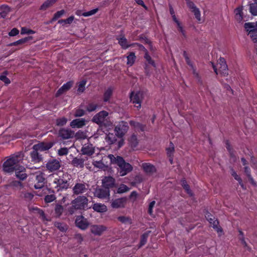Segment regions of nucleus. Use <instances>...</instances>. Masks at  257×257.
Here are the masks:
<instances>
[{
    "label": "nucleus",
    "mask_w": 257,
    "mask_h": 257,
    "mask_svg": "<svg viewBox=\"0 0 257 257\" xmlns=\"http://www.w3.org/2000/svg\"><path fill=\"white\" fill-rule=\"evenodd\" d=\"M14 171L15 172L16 177L20 180H23L27 177V175L26 173V169L22 165H19L17 167H15Z\"/></svg>",
    "instance_id": "4468645a"
},
{
    "label": "nucleus",
    "mask_w": 257,
    "mask_h": 257,
    "mask_svg": "<svg viewBox=\"0 0 257 257\" xmlns=\"http://www.w3.org/2000/svg\"><path fill=\"white\" fill-rule=\"evenodd\" d=\"M88 187V185L85 183H76L72 188L73 193L76 195L84 193L87 191Z\"/></svg>",
    "instance_id": "9d476101"
},
{
    "label": "nucleus",
    "mask_w": 257,
    "mask_h": 257,
    "mask_svg": "<svg viewBox=\"0 0 257 257\" xmlns=\"http://www.w3.org/2000/svg\"><path fill=\"white\" fill-rule=\"evenodd\" d=\"M39 152L36 150H33L30 153L31 161L34 163L40 162L42 160V157L39 154Z\"/></svg>",
    "instance_id": "5701e85b"
},
{
    "label": "nucleus",
    "mask_w": 257,
    "mask_h": 257,
    "mask_svg": "<svg viewBox=\"0 0 257 257\" xmlns=\"http://www.w3.org/2000/svg\"><path fill=\"white\" fill-rule=\"evenodd\" d=\"M119 44L123 49H126L131 45L127 42L126 39L124 36L117 38Z\"/></svg>",
    "instance_id": "7c9ffc66"
},
{
    "label": "nucleus",
    "mask_w": 257,
    "mask_h": 257,
    "mask_svg": "<svg viewBox=\"0 0 257 257\" xmlns=\"http://www.w3.org/2000/svg\"><path fill=\"white\" fill-rule=\"evenodd\" d=\"M148 237V233H145L142 235L140 243L138 246L139 248H141L142 246H143L146 243Z\"/></svg>",
    "instance_id": "de8ad7c7"
},
{
    "label": "nucleus",
    "mask_w": 257,
    "mask_h": 257,
    "mask_svg": "<svg viewBox=\"0 0 257 257\" xmlns=\"http://www.w3.org/2000/svg\"><path fill=\"white\" fill-rule=\"evenodd\" d=\"M174 151V147L173 144H170V147L167 149V154L171 157Z\"/></svg>",
    "instance_id": "338daca9"
},
{
    "label": "nucleus",
    "mask_w": 257,
    "mask_h": 257,
    "mask_svg": "<svg viewBox=\"0 0 257 257\" xmlns=\"http://www.w3.org/2000/svg\"><path fill=\"white\" fill-rule=\"evenodd\" d=\"M88 200L84 196H79L72 201V206L68 208V211L73 214L77 210H85L88 208Z\"/></svg>",
    "instance_id": "f03ea898"
},
{
    "label": "nucleus",
    "mask_w": 257,
    "mask_h": 257,
    "mask_svg": "<svg viewBox=\"0 0 257 257\" xmlns=\"http://www.w3.org/2000/svg\"><path fill=\"white\" fill-rule=\"evenodd\" d=\"M130 124L132 126H133L137 130H140L141 131H144L145 130V126L139 122L132 120L130 121Z\"/></svg>",
    "instance_id": "f704fd0d"
},
{
    "label": "nucleus",
    "mask_w": 257,
    "mask_h": 257,
    "mask_svg": "<svg viewBox=\"0 0 257 257\" xmlns=\"http://www.w3.org/2000/svg\"><path fill=\"white\" fill-rule=\"evenodd\" d=\"M144 170L149 174H151L156 171L155 167L150 163H144L142 165Z\"/></svg>",
    "instance_id": "cd10ccee"
},
{
    "label": "nucleus",
    "mask_w": 257,
    "mask_h": 257,
    "mask_svg": "<svg viewBox=\"0 0 257 257\" xmlns=\"http://www.w3.org/2000/svg\"><path fill=\"white\" fill-rule=\"evenodd\" d=\"M93 122L100 126H109L112 125V122L108 117V112L102 110L96 114L92 118Z\"/></svg>",
    "instance_id": "7ed1b4c3"
},
{
    "label": "nucleus",
    "mask_w": 257,
    "mask_h": 257,
    "mask_svg": "<svg viewBox=\"0 0 257 257\" xmlns=\"http://www.w3.org/2000/svg\"><path fill=\"white\" fill-rule=\"evenodd\" d=\"M144 57L149 64L155 67V64L154 61L151 59V57L149 55L147 52H146V53H145Z\"/></svg>",
    "instance_id": "e2e57ef3"
},
{
    "label": "nucleus",
    "mask_w": 257,
    "mask_h": 257,
    "mask_svg": "<svg viewBox=\"0 0 257 257\" xmlns=\"http://www.w3.org/2000/svg\"><path fill=\"white\" fill-rule=\"evenodd\" d=\"M92 164L94 167L101 169L105 170L107 168V166L103 163L102 160L99 161L93 160Z\"/></svg>",
    "instance_id": "c9c22d12"
},
{
    "label": "nucleus",
    "mask_w": 257,
    "mask_h": 257,
    "mask_svg": "<svg viewBox=\"0 0 257 257\" xmlns=\"http://www.w3.org/2000/svg\"><path fill=\"white\" fill-rule=\"evenodd\" d=\"M109 195V190L106 188L97 189L94 192V195L100 199L108 198Z\"/></svg>",
    "instance_id": "f3484780"
},
{
    "label": "nucleus",
    "mask_w": 257,
    "mask_h": 257,
    "mask_svg": "<svg viewBox=\"0 0 257 257\" xmlns=\"http://www.w3.org/2000/svg\"><path fill=\"white\" fill-rule=\"evenodd\" d=\"M87 121L84 118L73 119L70 123L72 128H81L86 124Z\"/></svg>",
    "instance_id": "6ab92c4d"
},
{
    "label": "nucleus",
    "mask_w": 257,
    "mask_h": 257,
    "mask_svg": "<svg viewBox=\"0 0 257 257\" xmlns=\"http://www.w3.org/2000/svg\"><path fill=\"white\" fill-rule=\"evenodd\" d=\"M19 156H12L4 163L3 170L7 173H12L14 171L15 167H17L21 161Z\"/></svg>",
    "instance_id": "20e7f679"
},
{
    "label": "nucleus",
    "mask_w": 257,
    "mask_h": 257,
    "mask_svg": "<svg viewBox=\"0 0 257 257\" xmlns=\"http://www.w3.org/2000/svg\"><path fill=\"white\" fill-rule=\"evenodd\" d=\"M138 196V194L136 191H133L130 195V198L131 199H132L133 201H135L136 200L137 197Z\"/></svg>",
    "instance_id": "774afa93"
},
{
    "label": "nucleus",
    "mask_w": 257,
    "mask_h": 257,
    "mask_svg": "<svg viewBox=\"0 0 257 257\" xmlns=\"http://www.w3.org/2000/svg\"><path fill=\"white\" fill-rule=\"evenodd\" d=\"M129 144L131 147L135 148L138 144L137 137L135 135H133L128 139Z\"/></svg>",
    "instance_id": "a19ab883"
},
{
    "label": "nucleus",
    "mask_w": 257,
    "mask_h": 257,
    "mask_svg": "<svg viewBox=\"0 0 257 257\" xmlns=\"http://www.w3.org/2000/svg\"><path fill=\"white\" fill-rule=\"evenodd\" d=\"M8 74V72L6 71L0 75V80L6 84H9L11 82L10 80L7 77Z\"/></svg>",
    "instance_id": "a18cd8bd"
},
{
    "label": "nucleus",
    "mask_w": 257,
    "mask_h": 257,
    "mask_svg": "<svg viewBox=\"0 0 257 257\" xmlns=\"http://www.w3.org/2000/svg\"><path fill=\"white\" fill-rule=\"evenodd\" d=\"M97 107L98 105L97 104L90 103L87 105L86 109L88 111L91 112L96 110Z\"/></svg>",
    "instance_id": "4d7b16f0"
},
{
    "label": "nucleus",
    "mask_w": 257,
    "mask_h": 257,
    "mask_svg": "<svg viewBox=\"0 0 257 257\" xmlns=\"http://www.w3.org/2000/svg\"><path fill=\"white\" fill-rule=\"evenodd\" d=\"M205 217L212 227L215 228L218 232H221V229L218 227V221L215 218L209 213L206 214Z\"/></svg>",
    "instance_id": "dca6fc26"
},
{
    "label": "nucleus",
    "mask_w": 257,
    "mask_h": 257,
    "mask_svg": "<svg viewBox=\"0 0 257 257\" xmlns=\"http://www.w3.org/2000/svg\"><path fill=\"white\" fill-rule=\"evenodd\" d=\"M60 167V163L57 160H50L46 164L47 169L51 172L57 170Z\"/></svg>",
    "instance_id": "a211bd4d"
},
{
    "label": "nucleus",
    "mask_w": 257,
    "mask_h": 257,
    "mask_svg": "<svg viewBox=\"0 0 257 257\" xmlns=\"http://www.w3.org/2000/svg\"><path fill=\"white\" fill-rule=\"evenodd\" d=\"M81 152L84 155H91L94 152V149L92 145L86 144L84 145L82 147Z\"/></svg>",
    "instance_id": "b1692460"
},
{
    "label": "nucleus",
    "mask_w": 257,
    "mask_h": 257,
    "mask_svg": "<svg viewBox=\"0 0 257 257\" xmlns=\"http://www.w3.org/2000/svg\"><path fill=\"white\" fill-rule=\"evenodd\" d=\"M74 133L70 130L62 128L59 131V136L63 139H68L73 137Z\"/></svg>",
    "instance_id": "412c9836"
},
{
    "label": "nucleus",
    "mask_w": 257,
    "mask_h": 257,
    "mask_svg": "<svg viewBox=\"0 0 257 257\" xmlns=\"http://www.w3.org/2000/svg\"><path fill=\"white\" fill-rule=\"evenodd\" d=\"M64 210L63 207L61 205L57 204L55 207V214L57 217H60Z\"/></svg>",
    "instance_id": "c03bdc74"
},
{
    "label": "nucleus",
    "mask_w": 257,
    "mask_h": 257,
    "mask_svg": "<svg viewBox=\"0 0 257 257\" xmlns=\"http://www.w3.org/2000/svg\"><path fill=\"white\" fill-rule=\"evenodd\" d=\"M177 26L178 31L182 35L184 38H186V34L181 23L177 20V21H174Z\"/></svg>",
    "instance_id": "79ce46f5"
},
{
    "label": "nucleus",
    "mask_w": 257,
    "mask_h": 257,
    "mask_svg": "<svg viewBox=\"0 0 257 257\" xmlns=\"http://www.w3.org/2000/svg\"><path fill=\"white\" fill-rule=\"evenodd\" d=\"M117 219L121 222L123 223H131V219L129 217H125L124 216H119L117 218Z\"/></svg>",
    "instance_id": "6e6d98bb"
},
{
    "label": "nucleus",
    "mask_w": 257,
    "mask_h": 257,
    "mask_svg": "<svg viewBox=\"0 0 257 257\" xmlns=\"http://www.w3.org/2000/svg\"><path fill=\"white\" fill-rule=\"evenodd\" d=\"M143 98V93L140 91L133 92L130 96L131 101L135 104L136 107L138 108H141V102Z\"/></svg>",
    "instance_id": "0eeeda50"
},
{
    "label": "nucleus",
    "mask_w": 257,
    "mask_h": 257,
    "mask_svg": "<svg viewBox=\"0 0 257 257\" xmlns=\"http://www.w3.org/2000/svg\"><path fill=\"white\" fill-rule=\"evenodd\" d=\"M85 85H86V81H82L80 82V83L78 85V87L77 89V91L79 93H82L83 92L85 89Z\"/></svg>",
    "instance_id": "603ef678"
},
{
    "label": "nucleus",
    "mask_w": 257,
    "mask_h": 257,
    "mask_svg": "<svg viewBox=\"0 0 257 257\" xmlns=\"http://www.w3.org/2000/svg\"><path fill=\"white\" fill-rule=\"evenodd\" d=\"M29 211L32 212H35V213L39 214L40 215V216L42 217V219L43 220H48V219H47L46 218V217H45L44 212L42 210L37 208V207L30 206L29 207Z\"/></svg>",
    "instance_id": "c85d7f7f"
},
{
    "label": "nucleus",
    "mask_w": 257,
    "mask_h": 257,
    "mask_svg": "<svg viewBox=\"0 0 257 257\" xmlns=\"http://www.w3.org/2000/svg\"><path fill=\"white\" fill-rule=\"evenodd\" d=\"M250 12L253 15H257V3L250 5Z\"/></svg>",
    "instance_id": "5fc2aeb1"
},
{
    "label": "nucleus",
    "mask_w": 257,
    "mask_h": 257,
    "mask_svg": "<svg viewBox=\"0 0 257 257\" xmlns=\"http://www.w3.org/2000/svg\"><path fill=\"white\" fill-rule=\"evenodd\" d=\"M242 10L240 8H237L235 10V19L238 22H240L242 20Z\"/></svg>",
    "instance_id": "49530a36"
},
{
    "label": "nucleus",
    "mask_w": 257,
    "mask_h": 257,
    "mask_svg": "<svg viewBox=\"0 0 257 257\" xmlns=\"http://www.w3.org/2000/svg\"><path fill=\"white\" fill-rule=\"evenodd\" d=\"M67 121V119L63 117L57 119L56 120V123L57 125L61 126L64 125L66 123Z\"/></svg>",
    "instance_id": "09e8293b"
},
{
    "label": "nucleus",
    "mask_w": 257,
    "mask_h": 257,
    "mask_svg": "<svg viewBox=\"0 0 257 257\" xmlns=\"http://www.w3.org/2000/svg\"><path fill=\"white\" fill-rule=\"evenodd\" d=\"M249 34L253 42L257 43V29H253V30Z\"/></svg>",
    "instance_id": "3c124183"
},
{
    "label": "nucleus",
    "mask_w": 257,
    "mask_h": 257,
    "mask_svg": "<svg viewBox=\"0 0 257 257\" xmlns=\"http://www.w3.org/2000/svg\"><path fill=\"white\" fill-rule=\"evenodd\" d=\"M55 226L60 231L62 232H65L67 230V226L64 223L57 222L55 223Z\"/></svg>",
    "instance_id": "37998d69"
},
{
    "label": "nucleus",
    "mask_w": 257,
    "mask_h": 257,
    "mask_svg": "<svg viewBox=\"0 0 257 257\" xmlns=\"http://www.w3.org/2000/svg\"><path fill=\"white\" fill-rule=\"evenodd\" d=\"M72 86V82H68L66 83L63 84L57 91L56 93V96H58L64 92L68 90Z\"/></svg>",
    "instance_id": "393cba45"
},
{
    "label": "nucleus",
    "mask_w": 257,
    "mask_h": 257,
    "mask_svg": "<svg viewBox=\"0 0 257 257\" xmlns=\"http://www.w3.org/2000/svg\"><path fill=\"white\" fill-rule=\"evenodd\" d=\"M36 183L34 185L35 189H41L44 186L45 178L44 174L41 172H38L35 174Z\"/></svg>",
    "instance_id": "ddd939ff"
},
{
    "label": "nucleus",
    "mask_w": 257,
    "mask_h": 257,
    "mask_svg": "<svg viewBox=\"0 0 257 257\" xmlns=\"http://www.w3.org/2000/svg\"><path fill=\"white\" fill-rule=\"evenodd\" d=\"M84 114H85V111L84 110H83L82 109L78 108V109H76L75 113H74V116L75 117H80V116L84 115Z\"/></svg>",
    "instance_id": "680f3d73"
},
{
    "label": "nucleus",
    "mask_w": 257,
    "mask_h": 257,
    "mask_svg": "<svg viewBox=\"0 0 257 257\" xmlns=\"http://www.w3.org/2000/svg\"><path fill=\"white\" fill-rule=\"evenodd\" d=\"M92 208L96 212L99 213L105 212L107 210L105 205L101 203H95L92 206Z\"/></svg>",
    "instance_id": "a878e982"
},
{
    "label": "nucleus",
    "mask_w": 257,
    "mask_h": 257,
    "mask_svg": "<svg viewBox=\"0 0 257 257\" xmlns=\"http://www.w3.org/2000/svg\"><path fill=\"white\" fill-rule=\"evenodd\" d=\"M128 126L127 122L121 121L115 126V132L116 135L119 138H121L128 130Z\"/></svg>",
    "instance_id": "1a4fd4ad"
},
{
    "label": "nucleus",
    "mask_w": 257,
    "mask_h": 257,
    "mask_svg": "<svg viewBox=\"0 0 257 257\" xmlns=\"http://www.w3.org/2000/svg\"><path fill=\"white\" fill-rule=\"evenodd\" d=\"M68 153V150L67 148H62L58 151V154L59 156L66 155Z\"/></svg>",
    "instance_id": "052dcab7"
},
{
    "label": "nucleus",
    "mask_w": 257,
    "mask_h": 257,
    "mask_svg": "<svg viewBox=\"0 0 257 257\" xmlns=\"http://www.w3.org/2000/svg\"><path fill=\"white\" fill-rule=\"evenodd\" d=\"M85 159L75 157L72 161V164L76 167L82 168L84 167V162Z\"/></svg>",
    "instance_id": "bb28decb"
},
{
    "label": "nucleus",
    "mask_w": 257,
    "mask_h": 257,
    "mask_svg": "<svg viewBox=\"0 0 257 257\" xmlns=\"http://www.w3.org/2000/svg\"><path fill=\"white\" fill-rule=\"evenodd\" d=\"M74 238L79 243H81L84 240L83 236L80 233L76 234Z\"/></svg>",
    "instance_id": "69168bd1"
},
{
    "label": "nucleus",
    "mask_w": 257,
    "mask_h": 257,
    "mask_svg": "<svg viewBox=\"0 0 257 257\" xmlns=\"http://www.w3.org/2000/svg\"><path fill=\"white\" fill-rule=\"evenodd\" d=\"M107 229L106 226L101 224H92L90 226V231L95 236H101Z\"/></svg>",
    "instance_id": "6e6552de"
},
{
    "label": "nucleus",
    "mask_w": 257,
    "mask_h": 257,
    "mask_svg": "<svg viewBox=\"0 0 257 257\" xmlns=\"http://www.w3.org/2000/svg\"><path fill=\"white\" fill-rule=\"evenodd\" d=\"M231 174L232 176L234 177V179L238 181L241 186L242 188H244L243 185L242 183L241 179L237 175L236 173L233 170H231Z\"/></svg>",
    "instance_id": "864d4df0"
},
{
    "label": "nucleus",
    "mask_w": 257,
    "mask_h": 257,
    "mask_svg": "<svg viewBox=\"0 0 257 257\" xmlns=\"http://www.w3.org/2000/svg\"><path fill=\"white\" fill-rule=\"evenodd\" d=\"M244 27L247 31H249V34L250 33V32H252L253 30V28H254V25L252 23H246L244 24Z\"/></svg>",
    "instance_id": "bf43d9fd"
},
{
    "label": "nucleus",
    "mask_w": 257,
    "mask_h": 257,
    "mask_svg": "<svg viewBox=\"0 0 257 257\" xmlns=\"http://www.w3.org/2000/svg\"><path fill=\"white\" fill-rule=\"evenodd\" d=\"M1 12L0 13V17L5 18L10 12V9L7 6H3L1 7Z\"/></svg>",
    "instance_id": "4c0bfd02"
},
{
    "label": "nucleus",
    "mask_w": 257,
    "mask_h": 257,
    "mask_svg": "<svg viewBox=\"0 0 257 257\" xmlns=\"http://www.w3.org/2000/svg\"><path fill=\"white\" fill-rule=\"evenodd\" d=\"M108 158L110 159L111 163L116 164L119 167L118 173L120 176H124L132 171L133 169L132 165L125 162L122 157L109 155Z\"/></svg>",
    "instance_id": "f257e3e1"
},
{
    "label": "nucleus",
    "mask_w": 257,
    "mask_h": 257,
    "mask_svg": "<svg viewBox=\"0 0 257 257\" xmlns=\"http://www.w3.org/2000/svg\"><path fill=\"white\" fill-rule=\"evenodd\" d=\"M70 180V176L67 173L64 174L62 176L55 178L53 181L54 188L57 191L60 189H67L69 186V181Z\"/></svg>",
    "instance_id": "39448f33"
},
{
    "label": "nucleus",
    "mask_w": 257,
    "mask_h": 257,
    "mask_svg": "<svg viewBox=\"0 0 257 257\" xmlns=\"http://www.w3.org/2000/svg\"><path fill=\"white\" fill-rule=\"evenodd\" d=\"M57 0H47L45 2L41 7V10H45L52 6Z\"/></svg>",
    "instance_id": "72a5a7b5"
},
{
    "label": "nucleus",
    "mask_w": 257,
    "mask_h": 257,
    "mask_svg": "<svg viewBox=\"0 0 257 257\" xmlns=\"http://www.w3.org/2000/svg\"><path fill=\"white\" fill-rule=\"evenodd\" d=\"M20 196L27 201H32L34 197L33 193L27 191L22 192Z\"/></svg>",
    "instance_id": "c756f323"
},
{
    "label": "nucleus",
    "mask_w": 257,
    "mask_h": 257,
    "mask_svg": "<svg viewBox=\"0 0 257 257\" xmlns=\"http://www.w3.org/2000/svg\"><path fill=\"white\" fill-rule=\"evenodd\" d=\"M74 19V16H70L67 19L59 20L58 21V23L60 24H70L72 23Z\"/></svg>",
    "instance_id": "8fccbe9b"
},
{
    "label": "nucleus",
    "mask_w": 257,
    "mask_h": 257,
    "mask_svg": "<svg viewBox=\"0 0 257 257\" xmlns=\"http://www.w3.org/2000/svg\"><path fill=\"white\" fill-rule=\"evenodd\" d=\"M130 190V188L126 185L121 184L117 188V192L119 194H122L128 192Z\"/></svg>",
    "instance_id": "ea45409f"
},
{
    "label": "nucleus",
    "mask_w": 257,
    "mask_h": 257,
    "mask_svg": "<svg viewBox=\"0 0 257 257\" xmlns=\"http://www.w3.org/2000/svg\"><path fill=\"white\" fill-rule=\"evenodd\" d=\"M113 89L111 87L108 88L104 92L103 100L105 102L108 101L112 94Z\"/></svg>",
    "instance_id": "2f4dec72"
},
{
    "label": "nucleus",
    "mask_w": 257,
    "mask_h": 257,
    "mask_svg": "<svg viewBox=\"0 0 257 257\" xmlns=\"http://www.w3.org/2000/svg\"><path fill=\"white\" fill-rule=\"evenodd\" d=\"M97 11H98V9H95L92 10L89 12L83 13L82 14V16L85 17H89V16H92L93 15H94L95 14H96L97 12Z\"/></svg>",
    "instance_id": "13d9d810"
},
{
    "label": "nucleus",
    "mask_w": 257,
    "mask_h": 257,
    "mask_svg": "<svg viewBox=\"0 0 257 257\" xmlns=\"http://www.w3.org/2000/svg\"><path fill=\"white\" fill-rule=\"evenodd\" d=\"M106 141L109 144L114 143L116 141V136L113 134H108L106 138Z\"/></svg>",
    "instance_id": "58836bf2"
},
{
    "label": "nucleus",
    "mask_w": 257,
    "mask_h": 257,
    "mask_svg": "<svg viewBox=\"0 0 257 257\" xmlns=\"http://www.w3.org/2000/svg\"><path fill=\"white\" fill-rule=\"evenodd\" d=\"M56 197L54 195H48L45 196V201L47 203L52 202L55 199Z\"/></svg>",
    "instance_id": "0e129e2a"
},
{
    "label": "nucleus",
    "mask_w": 257,
    "mask_h": 257,
    "mask_svg": "<svg viewBox=\"0 0 257 257\" xmlns=\"http://www.w3.org/2000/svg\"><path fill=\"white\" fill-rule=\"evenodd\" d=\"M214 71L217 75L226 76L228 74V68L225 60L223 58H220L216 65L212 64Z\"/></svg>",
    "instance_id": "423d86ee"
},
{
    "label": "nucleus",
    "mask_w": 257,
    "mask_h": 257,
    "mask_svg": "<svg viewBox=\"0 0 257 257\" xmlns=\"http://www.w3.org/2000/svg\"><path fill=\"white\" fill-rule=\"evenodd\" d=\"M127 58V65L131 66L134 63L136 60V56L134 53L131 52L126 57Z\"/></svg>",
    "instance_id": "473e14b6"
},
{
    "label": "nucleus",
    "mask_w": 257,
    "mask_h": 257,
    "mask_svg": "<svg viewBox=\"0 0 257 257\" xmlns=\"http://www.w3.org/2000/svg\"><path fill=\"white\" fill-rule=\"evenodd\" d=\"M32 39V37H31V36L27 37L20 39L17 41L14 42L10 44V46H16V45H19V44H22L25 43H26L28 41L31 40Z\"/></svg>",
    "instance_id": "e433bc0d"
},
{
    "label": "nucleus",
    "mask_w": 257,
    "mask_h": 257,
    "mask_svg": "<svg viewBox=\"0 0 257 257\" xmlns=\"http://www.w3.org/2000/svg\"><path fill=\"white\" fill-rule=\"evenodd\" d=\"M75 224L77 227L82 230H85L89 226V222L87 219L82 216H78L75 220Z\"/></svg>",
    "instance_id": "f8f14e48"
},
{
    "label": "nucleus",
    "mask_w": 257,
    "mask_h": 257,
    "mask_svg": "<svg viewBox=\"0 0 257 257\" xmlns=\"http://www.w3.org/2000/svg\"><path fill=\"white\" fill-rule=\"evenodd\" d=\"M52 142H41L35 144L33 146V150H36L39 152H44L49 150L54 145Z\"/></svg>",
    "instance_id": "9b49d317"
},
{
    "label": "nucleus",
    "mask_w": 257,
    "mask_h": 257,
    "mask_svg": "<svg viewBox=\"0 0 257 257\" xmlns=\"http://www.w3.org/2000/svg\"><path fill=\"white\" fill-rule=\"evenodd\" d=\"M126 199L125 198H118L111 202V206L113 208H123L126 204Z\"/></svg>",
    "instance_id": "aec40b11"
},
{
    "label": "nucleus",
    "mask_w": 257,
    "mask_h": 257,
    "mask_svg": "<svg viewBox=\"0 0 257 257\" xmlns=\"http://www.w3.org/2000/svg\"><path fill=\"white\" fill-rule=\"evenodd\" d=\"M187 6L191 12L194 13L195 18L197 19V21L200 23L201 19V13L199 9L197 8L194 4L191 1H188L187 2Z\"/></svg>",
    "instance_id": "2eb2a0df"
},
{
    "label": "nucleus",
    "mask_w": 257,
    "mask_h": 257,
    "mask_svg": "<svg viewBox=\"0 0 257 257\" xmlns=\"http://www.w3.org/2000/svg\"><path fill=\"white\" fill-rule=\"evenodd\" d=\"M102 183L105 188L109 189V188L113 187L114 186L115 179L110 176L105 177L102 179Z\"/></svg>",
    "instance_id": "4be33fe9"
}]
</instances>
